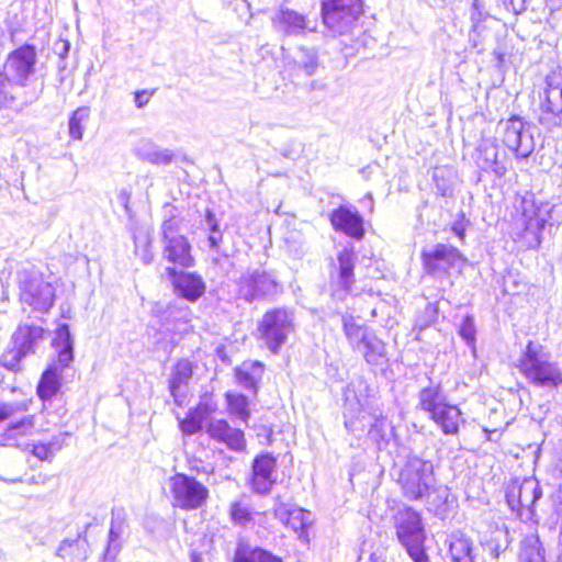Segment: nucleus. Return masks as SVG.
Returning <instances> with one entry per match:
<instances>
[{
    "instance_id": "obj_63",
    "label": "nucleus",
    "mask_w": 562,
    "mask_h": 562,
    "mask_svg": "<svg viewBox=\"0 0 562 562\" xmlns=\"http://www.w3.org/2000/svg\"><path fill=\"white\" fill-rule=\"evenodd\" d=\"M130 198H131L130 192H127L126 190H121L120 191V193H119V201L124 206L126 212L130 211V207H128Z\"/></svg>"
},
{
    "instance_id": "obj_54",
    "label": "nucleus",
    "mask_w": 562,
    "mask_h": 562,
    "mask_svg": "<svg viewBox=\"0 0 562 562\" xmlns=\"http://www.w3.org/2000/svg\"><path fill=\"white\" fill-rule=\"evenodd\" d=\"M155 90H139L134 93V101L137 109H143L149 102L150 98L154 95Z\"/></svg>"
},
{
    "instance_id": "obj_60",
    "label": "nucleus",
    "mask_w": 562,
    "mask_h": 562,
    "mask_svg": "<svg viewBox=\"0 0 562 562\" xmlns=\"http://www.w3.org/2000/svg\"><path fill=\"white\" fill-rule=\"evenodd\" d=\"M504 1L507 2V0ZM508 5L516 14L521 13L527 9L526 0H508Z\"/></svg>"
},
{
    "instance_id": "obj_47",
    "label": "nucleus",
    "mask_w": 562,
    "mask_h": 562,
    "mask_svg": "<svg viewBox=\"0 0 562 562\" xmlns=\"http://www.w3.org/2000/svg\"><path fill=\"white\" fill-rule=\"evenodd\" d=\"M190 311L188 306H179L176 303L169 304L162 313V321L168 323L170 319L188 322Z\"/></svg>"
},
{
    "instance_id": "obj_50",
    "label": "nucleus",
    "mask_w": 562,
    "mask_h": 562,
    "mask_svg": "<svg viewBox=\"0 0 562 562\" xmlns=\"http://www.w3.org/2000/svg\"><path fill=\"white\" fill-rule=\"evenodd\" d=\"M424 543L425 541H418L417 543H406L402 546L406 549V552L414 562H429V557L425 551Z\"/></svg>"
},
{
    "instance_id": "obj_10",
    "label": "nucleus",
    "mask_w": 562,
    "mask_h": 562,
    "mask_svg": "<svg viewBox=\"0 0 562 562\" xmlns=\"http://www.w3.org/2000/svg\"><path fill=\"white\" fill-rule=\"evenodd\" d=\"M498 131L503 144L513 153L517 159H527L535 150V138L529 124L517 115L498 123Z\"/></svg>"
},
{
    "instance_id": "obj_17",
    "label": "nucleus",
    "mask_w": 562,
    "mask_h": 562,
    "mask_svg": "<svg viewBox=\"0 0 562 562\" xmlns=\"http://www.w3.org/2000/svg\"><path fill=\"white\" fill-rule=\"evenodd\" d=\"M395 528L401 544L426 540L420 514L412 507L400 509L395 516Z\"/></svg>"
},
{
    "instance_id": "obj_19",
    "label": "nucleus",
    "mask_w": 562,
    "mask_h": 562,
    "mask_svg": "<svg viewBox=\"0 0 562 562\" xmlns=\"http://www.w3.org/2000/svg\"><path fill=\"white\" fill-rule=\"evenodd\" d=\"M277 470V459L269 452L257 456L251 465V488L255 493L267 495L276 484L273 474Z\"/></svg>"
},
{
    "instance_id": "obj_49",
    "label": "nucleus",
    "mask_w": 562,
    "mask_h": 562,
    "mask_svg": "<svg viewBox=\"0 0 562 562\" xmlns=\"http://www.w3.org/2000/svg\"><path fill=\"white\" fill-rule=\"evenodd\" d=\"M180 223L181 221L179 218L164 220L161 225L162 243L182 236L181 234H179Z\"/></svg>"
},
{
    "instance_id": "obj_2",
    "label": "nucleus",
    "mask_w": 562,
    "mask_h": 562,
    "mask_svg": "<svg viewBox=\"0 0 562 562\" xmlns=\"http://www.w3.org/2000/svg\"><path fill=\"white\" fill-rule=\"evenodd\" d=\"M519 370L533 385L543 389H558L562 385V371L558 363L549 360L541 346L529 341L519 359Z\"/></svg>"
},
{
    "instance_id": "obj_56",
    "label": "nucleus",
    "mask_w": 562,
    "mask_h": 562,
    "mask_svg": "<svg viewBox=\"0 0 562 562\" xmlns=\"http://www.w3.org/2000/svg\"><path fill=\"white\" fill-rule=\"evenodd\" d=\"M54 50L61 59V63H64V59L67 58L70 50V43L68 41L60 40L55 43Z\"/></svg>"
},
{
    "instance_id": "obj_5",
    "label": "nucleus",
    "mask_w": 562,
    "mask_h": 562,
    "mask_svg": "<svg viewBox=\"0 0 562 562\" xmlns=\"http://www.w3.org/2000/svg\"><path fill=\"white\" fill-rule=\"evenodd\" d=\"M295 314L292 308L273 307L268 310L258 323L259 338L267 348L277 355L294 331Z\"/></svg>"
},
{
    "instance_id": "obj_31",
    "label": "nucleus",
    "mask_w": 562,
    "mask_h": 562,
    "mask_svg": "<svg viewBox=\"0 0 562 562\" xmlns=\"http://www.w3.org/2000/svg\"><path fill=\"white\" fill-rule=\"evenodd\" d=\"M193 374L192 363L182 359L176 363L169 379V392L173 402L181 406L186 398V394L181 392V387L187 385Z\"/></svg>"
},
{
    "instance_id": "obj_64",
    "label": "nucleus",
    "mask_w": 562,
    "mask_h": 562,
    "mask_svg": "<svg viewBox=\"0 0 562 562\" xmlns=\"http://www.w3.org/2000/svg\"><path fill=\"white\" fill-rule=\"evenodd\" d=\"M481 33L482 30H480L479 33H473V29L470 32V42L472 43V47L479 48V50H481L480 45L482 43Z\"/></svg>"
},
{
    "instance_id": "obj_7",
    "label": "nucleus",
    "mask_w": 562,
    "mask_h": 562,
    "mask_svg": "<svg viewBox=\"0 0 562 562\" xmlns=\"http://www.w3.org/2000/svg\"><path fill=\"white\" fill-rule=\"evenodd\" d=\"M538 122L548 131L562 127V67L546 77V88L540 94Z\"/></svg>"
},
{
    "instance_id": "obj_13",
    "label": "nucleus",
    "mask_w": 562,
    "mask_h": 562,
    "mask_svg": "<svg viewBox=\"0 0 562 562\" xmlns=\"http://www.w3.org/2000/svg\"><path fill=\"white\" fill-rule=\"evenodd\" d=\"M422 260L426 272L436 278L446 277L451 270L460 271L467 261L456 247L445 244H437L432 249L424 250Z\"/></svg>"
},
{
    "instance_id": "obj_41",
    "label": "nucleus",
    "mask_w": 562,
    "mask_h": 562,
    "mask_svg": "<svg viewBox=\"0 0 562 562\" xmlns=\"http://www.w3.org/2000/svg\"><path fill=\"white\" fill-rule=\"evenodd\" d=\"M358 351L363 355L364 360L370 366L379 367L387 362L385 344L374 334L367 340L363 349Z\"/></svg>"
},
{
    "instance_id": "obj_43",
    "label": "nucleus",
    "mask_w": 562,
    "mask_h": 562,
    "mask_svg": "<svg viewBox=\"0 0 562 562\" xmlns=\"http://www.w3.org/2000/svg\"><path fill=\"white\" fill-rule=\"evenodd\" d=\"M226 401L229 413L236 416L239 420L247 424L250 417L249 402L244 394H226Z\"/></svg>"
},
{
    "instance_id": "obj_37",
    "label": "nucleus",
    "mask_w": 562,
    "mask_h": 562,
    "mask_svg": "<svg viewBox=\"0 0 562 562\" xmlns=\"http://www.w3.org/2000/svg\"><path fill=\"white\" fill-rule=\"evenodd\" d=\"M210 413L209 406L202 403L190 408L184 418L178 417L180 430L187 436L198 434L202 430L203 422L209 417Z\"/></svg>"
},
{
    "instance_id": "obj_62",
    "label": "nucleus",
    "mask_w": 562,
    "mask_h": 562,
    "mask_svg": "<svg viewBox=\"0 0 562 562\" xmlns=\"http://www.w3.org/2000/svg\"><path fill=\"white\" fill-rule=\"evenodd\" d=\"M164 220L166 218H179L177 214V207L170 203H166L162 207Z\"/></svg>"
},
{
    "instance_id": "obj_35",
    "label": "nucleus",
    "mask_w": 562,
    "mask_h": 562,
    "mask_svg": "<svg viewBox=\"0 0 562 562\" xmlns=\"http://www.w3.org/2000/svg\"><path fill=\"white\" fill-rule=\"evenodd\" d=\"M89 543L80 535L74 540H64L57 550V555L66 562H83L88 558Z\"/></svg>"
},
{
    "instance_id": "obj_52",
    "label": "nucleus",
    "mask_w": 562,
    "mask_h": 562,
    "mask_svg": "<svg viewBox=\"0 0 562 562\" xmlns=\"http://www.w3.org/2000/svg\"><path fill=\"white\" fill-rule=\"evenodd\" d=\"M59 448L56 447L55 443H40L35 445L33 448V454L42 461H52L55 454V451Z\"/></svg>"
},
{
    "instance_id": "obj_39",
    "label": "nucleus",
    "mask_w": 562,
    "mask_h": 562,
    "mask_svg": "<svg viewBox=\"0 0 562 562\" xmlns=\"http://www.w3.org/2000/svg\"><path fill=\"white\" fill-rule=\"evenodd\" d=\"M124 532V524L119 520L115 513H112L111 527L109 530L108 544L102 555L101 562H115L116 557L122 550L121 537Z\"/></svg>"
},
{
    "instance_id": "obj_32",
    "label": "nucleus",
    "mask_w": 562,
    "mask_h": 562,
    "mask_svg": "<svg viewBox=\"0 0 562 562\" xmlns=\"http://www.w3.org/2000/svg\"><path fill=\"white\" fill-rule=\"evenodd\" d=\"M263 375V364L259 361L244 362L235 369L237 383L245 390L257 394L258 384Z\"/></svg>"
},
{
    "instance_id": "obj_45",
    "label": "nucleus",
    "mask_w": 562,
    "mask_h": 562,
    "mask_svg": "<svg viewBox=\"0 0 562 562\" xmlns=\"http://www.w3.org/2000/svg\"><path fill=\"white\" fill-rule=\"evenodd\" d=\"M90 109L88 106H80L72 112L69 122V135L74 139H81L83 136V124L89 120Z\"/></svg>"
},
{
    "instance_id": "obj_30",
    "label": "nucleus",
    "mask_w": 562,
    "mask_h": 562,
    "mask_svg": "<svg viewBox=\"0 0 562 562\" xmlns=\"http://www.w3.org/2000/svg\"><path fill=\"white\" fill-rule=\"evenodd\" d=\"M424 499H426L427 509L442 520L448 517L454 503L448 486H436V483L432 485V488H430L429 494H426Z\"/></svg>"
},
{
    "instance_id": "obj_22",
    "label": "nucleus",
    "mask_w": 562,
    "mask_h": 562,
    "mask_svg": "<svg viewBox=\"0 0 562 562\" xmlns=\"http://www.w3.org/2000/svg\"><path fill=\"white\" fill-rule=\"evenodd\" d=\"M329 220L337 232L358 240L364 236L363 218L356 210L341 205L330 213Z\"/></svg>"
},
{
    "instance_id": "obj_53",
    "label": "nucleus",
    "mask_w": 562,
    "mask_h": 562,
    "mask_svg": "<svg viewBox=\"0 0 562 562\" xmlns=\"http://www.w3.org/2000/svg\"><path fill=\"white\" fill-rule=\"evenodd\" d=\"M34 426V417L25 415L16 422H10L9 428L16 430L19 434H26Z\"/></svg>"
},
{
    "instance_id": "obj_38",
    "label": "nucleus",
    "mask_w": 562,
    "mask_h": 562,
    "mask_svg": "<svg viewBox=\"0 0 562 562\" xmlns=\"http://www.w3.org/2000/svg\"><path fill=\"white\" fill-rule=\"evenodd\" d=\"M293 64L297 71H301L306 77H312L319 68V57L316 48L300 46L297 47L294 56Z\"/></svg>"
},
{
    "instance_id": "obj_4",
    "label": "nucleus",
    "mask_w": 562,
    "mask_h": 562,
    "mask_svg": "<svg viewBox=\"0 0 562 562\" xmlns=\"http://www.w3.org/2000/svg\"><path fill=\"white\" fill-rule=\"evenodd\" d=\"M397 483L407 499H424L436 483L432 461L416 454L408 456L400 471Z\"/></svg>"
},
{
    "instance_id": "obj_55",
    "label": "nucleus",
    "mask_w": 562,
    "mask_h": 562,
    "mask_svg": "<svg viewBox=\"0 0 562 562\" xmlns=\"http://www.w3.org/2000/svg\"><path fill=\"white\" fill-rule=\"evenodd\" d=\"M222 239H223V234L220 231V228L211 231L209 234V237H207L210 248L214 251H218Z\"/></svg>"
},
{
    "instance_id": "obj_3",
    "label": "nucleus",
    "mask_w": 562,
    "mask_h": 562,
    "mask_svg": "<svg viewBox=\"0 0 562 562\" xmlns=\"http://www.w3.org/2000/svg\"><path fill=\"white\" fill-rule=\"evenodd\" d=\"M237 297L246 303L273 302L283 293L274 271L249 269L236 280Z\"/></svg>"
},
{
    "instance_id": "obj_61",
    "label": "nucleus",
    "mask_w": 562,
    "mask_h": 562,
    "mask_svg": "<svg viewBox=\"0 0 562 562\" xmlns=\"http://www.w3.org/2000/svg\"><path fill=\"white\" fill-rule=\"evenodd\" d=\"M14 412L12 404H0V422L9 419Z\"/></svg>"
},
{
    "instance_id": "obj_58",
    "label": "nucleus",
    "mask_w": 562,
    "mask_h": 562,
    "mask_svg": "<svg viewBox=\"0 0 562 562\" xmlns=\"http://www.w3.org/2000/svg\"><path fill=\"white\" fill-rule=\"evenodd\" d=\"M493 55L496 59V66L497 67H502L506 60V56L508 55V50L502 46V45H498L494 52H493Z\"/></svg>"
},
{
    "instance_id": "obj_18",
    "label": "nucleus",
    "mask_w": 562,
    "mask_h": 562,
    "mask_svg": "<svg viewBox=\"0 0 562 562\" xmlns=\"http://www.w3.org/2000/svg\"><path fill=\"white\" fill-rule=\"evenodd\" d=\"M475 162L481 170L502 178L507 172L509 160L506 153L499 150L495 140L483 139L476 149Z\"/></svg>"
},
{
    "instance_id": "obj_11",
    "label": "nucleus",
    "mask_w": 562,
    "mask_h": 562,
    "mask_svg": "<svg viewBox=\"0 0 562 562\" xmlns=\"http://www.w3.org/2000/svg\"><path fill=\"white\" fill-rule=\"evenodd\" d=\"M37 61L36 48L32 44H24L12 50L5 58L1 71L7 75L15 85L23 89L34 88L30 83L31 77L35 74Z\"/></svg>"
},
{
    "instance_id": "obj_9",
    "label": "nucleus",
    "mask_w": 562,
    "mask_h": 562,
    "mask_svg": "<svg viewBox=\"0 0 562 562\" xmlns=\"http://www.w3.org/2000/svg\"><path fill=\"white\" fill-rule=\"evenodd\" d=\"M170 492L173 497V506L183 510L201 508L209 498L207 487L194 476L184 473H176L169 480Z\"/></svg>"
},
{
    "instance_id": "obj_33",
    "label": "nucleus",
    "mask_w": 562,
    "mask_h": 562,
    "mask_svg": "<svg viewBox=\"0 0 562 562\" xmlns=\"http://www.w3.org/2000/svg\"><path fill=\"white\" fill-rule=\"evenodd\" d=\"M446 435H456L459 431L461 411L457 405L445 404L436 414L429 416Z\"/></svg>"
},
{
    "instance_id": "obj_51",
    "label": "nucleus",
    "mask_w": 562,
    "mask_h": 562,
    "mask_svg": "<svg viewBox=\"0 0 562 562\" xmlns=\"http://www.w3.org/2000/svg\"><path fill=\"white\" fill-rule=\"evenodd\" d=\"M475 333L476 330L473 317L471 315L464 316L459 328L460 336L467 341L468 345H470L475 340Z\"/></svg>"
},
{
    "instance_id": "obj_57",
    "label": "nucleus",
    "mask_w": 562,
    "mask_h": 562,
    "mask_svg": "<svg viewBox=\"0 0 562 562\" xmlns=\"http://www.w3.org/2000/svg\"><path fill=\"white\" fill-rule=\"evenodd\" d=\"M204 226L209 232L220 228L218 221L216 220L215 214L211 210H206Z\"/></svg>"
},
{
    "instance_id": "obj_24",
    "label": "nucleus",
    "mask_w": 562,
    "mask_h": 562,
    "mask_svg": "<svg viewBox=\"0 0 562 562\" xmlns=\"http://www.w3.org/2000/svg\"><path fill=\"white\" fill-rule=\"evenodd\" d=\"M209 436L225 443L231 450L244 451L246 440L243 430L233 428L225 419H213L206 427Z\"/></svg>"
},
{
    "instance_id": "obj_12",
    "label": "nucleus",
    "mask_w": 562,
    "mask_h": 562,
    "mask_svg": "<svg viewBox=\"0 0 562 562\" xmlns=\"http://www.w3.org/2000/svg\"><path fill=\"white\" fill-rule=\"evenodd\" d=\"M542 496V490L536 479L515 480L506 488V502L520 519H531L533 506Z\"/></svg>"
},
{
    "instance_id": "obj_27",
    "label": "nucleus",
    "mask_w": 562,
    "mask_h": 562,
    "mask_svg": "<svg viewBox=\"0 0 562 562\" xmlns=\"http://www.w3.org/2000/svg\"><path fill=\"white\" fill-rule=\"evenodd\" d=\"M46 334L47 331L41 326L22 324L12 335V345L19 347L26 356L33 355Z\"/></svg>"
},
{
    "instance_id": "obj_20",
    "label": "nucleus",
    "mask_w": 562,
    "mask_h": 562,
    "mask_svg": "<svg viewBox=\"0 0 562 562\" xmlns=\"http://www.w3.org/2000/svg\"><path fill=\"white\" fill-rule=\"evenodd\" d=\"M273 516L285 527L299 532L302 538L311 525V513L295 505L285 504L281 496L274 497Z\"/></svg>"
},
{
    "instance_id": "obj_8",
    "label": "nucleus",
    "mask_w": 562,
    "mask_h": 562,
    "mask_svg": "<svg viewBox=\"0 0 562 562\" xmlns=\"http://www.w3.org/2000/svg\"><path fill=\"white\" fill-rule=\"evenodd\" d=\"M20 300L40 312H48L54 304L55 290L38 272L22 269L18 272Z\"/></svg>"
},
{
    "instance_id": "obj_15",
    "label": "nucleus",
    "mask_w": 562,
    "mask_h": 562,
    "mask_svg": "<svg viewBox=\"0 0 562 562\" xmlns=\"http://www.w3.org/2000/svg\"><path fill=\"white\" fill-rule=\"evenodd\" d=\"M358 404L363 408L368 409V415L373 422L370 424L368 429L369 438L375 443L387 442V429L390 425L386 419L382 417V413L378 406L375 395L372 389L363 378H359V393Z\"/></svg>"
},
{
    "instance_id": "obj_23",
    "label": "nucleus",
    "mask_w": 562,
    "mask_h": 562,
    "mask_svg": "<svg viewBox=\"0 0 562 562\" xmlns=\"http://www.w3.org/2000/svg\"><path fill=\"white\" fill-rule=\"evenodd\" d=\"M272 24L278 32L286 36H301L304 35L306 31H315V26H310L305 15L288 8H280L278 12L274 13Z\"/></svg>"
},
{
    "instance_id": "obj_16",
    "label": "nucleus",
    "mask_w": 562,
    "mask_h": 562,
    "mask_svg": "<svg viewBox=\"0 0 562 562\" xmlns=\"http://www.w3.org/2000/svg\"><path fill=\"white\" fill-rule=\"evenodd\" d=\"M522 213L518 223L522 226L520 237L529 248L539 247L541 232L548 222L549 210L547 206H536L532 201L526 199L521 202Z\"/></svg>"
},
{
    "instance_id": "obj_1",
    "label": "nucleus",
    "mask_w": 562,
    "mask_h": 562,
    "mask_svg": "<svg viewBox=\"0 0 562 562\" xmlns=\"http://www.w3.org/2000/svg\"><path fill=\"white\" fill-rule=\"evenodd\" d=\"M52 346L57 352L54 360L43 372L36 392L41 400H52L60 390L61 373L74 361V339L67 324H60L55 330Z\"/></svg>"
},
{
    "instance_id": "obj_59",
    "label": "nucleus",
    "mask_w": 562,
    "mask_h": 562,
    "mask_svg": "<svg viewBox=\"0 0 562 562\" xmlns=\"http://www.w3.org/2000/svg\"><path fill=\"white\" fill-rule=\"evenodd\" d=\"M474 11L471 15V20L473 22V33H479L480 30H483V26L480 24L482 19V13L480 11H476V4H473Z\"/></svg>"
},
{
    "instance_id": "obj_21",
    "label": "nucleus",
    "mask_w": 562,
    "mask_h": 562,
    "mask_svg": "<svg viewBox=\"0 0 562 562\" xmlns=\"http://www.w3.org/2000/svg\"><path fill=\"white\" fill-rule=\"evenodd\" d=\"M166 273L179 296L195 302L204 294L205 283L199 274L177 271L175 267H167Z\"/></svg>"
},
{
    "instance_id": "obj_14",
    "label": "nucleus",
    "mask_w": 562,
    "mask_h": 562,
    "mask_svg": "<svg viewBox=\"0 0 562 562\" xmlns=\"http://www.w3.org/2000/svg\"><path fill=\"white\" fill-rule=\"evenodd\" d=\"M356 255L352 249L344 248L337 255V263L330 270V288L334 300L344 301L355 283Z\"/></svg>"
},
{
    "instance_id": "obj_36",
    "label": "nucleus",
    "mask_w": 562,
    "mask_h": 562,
    "mask_svg": "<svg viewBox=\"0 0 562 562\" xmlns=\"http://www.w3.org/2000/svg\"><path fill=\"white\" fill-rule=\"evenodd\" d=\"M447 403V396L439 384L424 387L418 393V407L429 416Z\"/></svg>"
},
{
    "instance_id": "obj_26",
    "label": "nucleus",
    "mask_w": 562,
    "mask_h": 562,
    "mask_svg": "<svg viewBox=\"0 0 562 562\" xmlns=\"http://www.w3.org/2000/svg\"><path fill=\"white\" fill-rule=\"evenodd\" d=\"M162 258L181 268H190L194 265L191 255V245L186 236H179L162 243Z\"/></svg>"
},
{
    "instance_id": "obj_34",
    "label": "nucleus",
    "mask_w": 562,
    "mask_h": 562,
    "mask_svg": "<svg viewBox=\"0 0 562 562\" xmlns=\"http://www.w3.org/2000/svg\"><path fill=\"white\" fill-rule=\"evenodd\" d=\"M342 329L349 345L355 351L363 349L367 340L373 335L366 326L356 323L351 315L342 316Z\"/></svg>"
},
{
    "instance_id": "obj_40",
    "label": "nucleus",
    "mask_w": 562,
    "mask_h": 562,
    "mask_svg": "<svg viewBox=\"0 0 562 562\" xmlns=\"http://www.w3.org/2000/svg\"><path fill=\"white\" fill-rule=\"evenodd\" d=\"M519 562H546L544 549L538 535L530 533L521 541Z\"/></svg>"
},
{
    "instance_id": "obj_42",
    "label": "nucleus",
    "mask_w": 562,
    "mask_h": 562,
    "mask_svg": "<svg viewBox=\"0 0 562 562\" xmlns=\"http://www.w3.org/2000/svg\"><path fill=\"white\" fill-rule=\"evenodd\" d=\"M233 562H283L279 557L271 552L256 547H239L237 548Z\"/></svg>"
},
{
    "instance_id": "obj_6",
    "label": "nucleus",
    "mask_w": 562,
    "mask_h": 562,
    "mask_svg": "<svg viewBox=\"0 0 562 562\" xmlns=\"http://www.w3.org/2000/svg\"><path fill=\"white\" fill-rule=\"evenodd\" d=\"M361 13V0H324L322 2L323 22L334 36L351 33Z\"/></svg>"
},
{
    "instance_id": "obj_28",
    "label": "nucleus",
    "mask_w": 562,
    "mask_h": 562,
    "mask_svg": "<svg viewBox=\"0 0 562 562\" xmlns=\"http://www.w3.org/2000/svg\"><path fill=\"white\" fill-rule=\"evenodd\" d=\"M448 557L451 562H476L473 540L461 531L448 536Z\"/></svg>"
},
{
    "instance_id": "obj_46",
    "label": "nucleus",
    "mask_w": 562,
    "mask_h": 562,
    "mask_svg": "<svg viewBox=\"0 0 562 562\" xmlns=\"http://www.w3.org/2000/svg\"><path fill=\"white\" fill-rule=\"evenodd\" d=\"M25 357L27 356L24 351L13 345L12 348H9L1 355L0 366L10 371L18 372L22 370V361Z\"/></svg>"
},
{
    "instance_id": "obj_25",
    "label": "nucleus",
    "mask_w": 562,
    "mask_h": 562,
    "mask_svg": "<svg viewBox=\"0 0 562 562\" xmlns=\"http://www.w3.org/2000/svg\"><path fill=\"white\" fill-rule=\"evenodd\" d=\"M355 387V401L347 398L344 409V425L348 432L360 437L367 429L368 424L366 423V414H368V409H363L358 404L359 393V379L356 384H352Z\"/></svg>"
},
{
    "instance_id": "obj_44",
    "label": "nucleus",
    "mask_w": 562,
    "mask_h": 562,
    "mask_svg": "<svg viewBox=\"0 0 562 562\" xmlns=\"http://www.w3.org/2000/svg\"><path fill=\"white\" fill-rule=\"evenodd\" d=\"M509 532L506 528H496L491 532L486 547L494 559L505 552L509 546Z\"/></svg>"
},
{
    "instance_id": "obj_48",
    "label": "nucleus",
    "mask_w": 562,
    "mask_h": 562,
    "mask_svg": "<svg viewBox=\"0 0 562 562\" xmlns=\"http://www.w3.org/2000/svg\"><path fill=\"white\" fill-rule=\"evenodd\" d=\"M231 517L235 524L246 525L252 520V513L247 506L236 502L231 506Z\"/></svg>"
},
{
    "instance_id": "obj_29",
    "label": "nucleus",
    "mask_w": 562,
    "mask_h": 562,
    "mask_svg": "<svg viewBox=\"0 0 562 562\" xmlns=\"http://www.w3.org/2000/svg\"><path fill=\"white\" fill-rule=\"evenodd\" d=\"M134 154L140 160L157 166L170 165L175 156L172 150L160 148L149 138L140 139L134 148Z\"/></svg>"
}]
</instances>
